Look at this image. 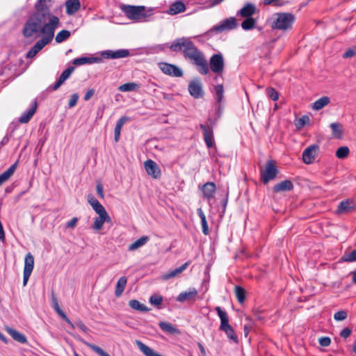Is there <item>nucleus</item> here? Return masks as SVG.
I'll return each mask as SVG.
<instances>
[{
    "label": "nucleus",
    "instance_id": "nucleus-8",
    "mask_svg": "<svg viewBox=\"0 0 356 356\" xmlns=\"http://www.w3.org/2000/svg\"><path fill=\"white\" fill-rule=\"evenodd\" d=\"M159 67L163 74L172 77H181L184 74L182 70L173 64L162 62L159 63Z\"/></svg>",
    "mask_w": 356,
    "mask_h": 356
},
{
    "label": "nucleus",
    "instance_id": "nucleus-22",
    "mask_svg": "<svg viewBox=\"0 0 356 356\" xmlns=\"http://www.w3.org/2000/svg\"><path fill=\"white\" fill-rule=\"evenodd\" d=\"M66 13L68 15H72L76 13L81 8L79 0H67L65 1Z\"/></svg>",
    "mask_w": 356,
    "mask_h": 356
},
{
    "label": "nucleus",
    "instance_id": "nucleus-50",
    "mask_svg": "<svg viewBox=\"0 0 356 356\" xmlns=\"http://www.w3.org/2000/svg\"><path fill=\"white\" fill-rule=\"evenodd\" d=\"M267 94L268 97L273 101H276L279 98L278 92L273 88H268L267 89Z\"/></svg>",
    "mask_w": 356,
    "mask_h": 356
},
{
    "label": "nucleus",
    "instance_id": "nucleus-29",
    "mask_svg": "<svg viewBox=\"0 0 356 356\" xmlns=\"http://www.w3.org/2000/svg\"><path fill=\"white\" fill-rule=\"evenodd\" d=\"M149 241L147 236H143L130 244L128 247L129 251H134L143 246Z\"/></svg>",
    "mask_w": 356,
    "mask_h": 356
},
{
    "label": "nucleus",
    "instance_id": "nucleus-2",
    "mask_svg": "<svg viewBox=\"0 0 356 356\" xmlns=\"http://www.w3.org/2000/svg\"><path fill=\"white\" fill-rule=\"evenodd\" d=\"M170 49L174 52L181 51L184 58L195 65L201 74L206 75L209 72V67L203 52L195 45L190 38H177L170 45Z\"/></svg>",
    "mask_w": 356,
    "mask_h": 356
},
{
    "label": "nucleus",
    "instance_id": "nucleus-44",
    "mask_svg": "<svg viewBox=\"0 0 356 356\" xmlns=\"http://www.w3.org/2000/svg\"><path fill=\"white\" fill-rule=\"evenodd\" d=\"M349 148L346 146L340 147L336 152V156L338 159H344L349 154Z\"/></svg>",
    "mask_w": 356,
    "mask_h": 356
},
{
    "label": "nucleus",
    "instance_id": "nucleus-43",
    "mask_svg": "<svg viewBox=\"0 0 356 356\" xmlns=\"http://www.w3.org/2000/svg\"><path fill=\"white\" fill-rule=\"evenodd\" d=\"M342 260L346 262L356 261V249L351 252H346L342 256Z\"/></svg>",
    "mask_w": 356,
    "mask_h": 356
},
{
    "label": "nucleus",
    "instance_id": "nucleus-1",
    "mask_svg": "<svg viewBox=\"0 0 356 356\" xmlns=\"http://www.w3.org/2000/svg\"><path fill=\"white\" fill-rule=\"evenodd\" d=\"M47 0H38L35 4V11L29 17L23 27L22 33L25 38L37 39H53L59 18L49 12L46 5Z\"/></svg>",
    "mask_w": 356,
    "mask_h": 356
},
{
    "label": "nucleus",
    "instance_id": "nucleus-52",
    "mask_svg": "<svg viewBox=\"0 0 356 356\" xmlns=\"http://www.w3.org/2000/svg\"><path fill=\"white\" fill-rule=\"evenodd\" d=\"M92 349L99 356H110L107 353H106L102 348L95 345L90 346Z\"/></svg>",
    "mask_w": 356,
    "mask_h": 356
},
{
    "label": "nucleus",
    "instance_id": "nucleus-57",
    "mask_svg": "<svg viewBox=\"0 0 356 356\" xmlns=\"http://www.w3.org/2000/svg\"><path fill=\"white\" fill-rule=\"evenodd\" d=\"M282 0H264V3L265 5H274L276 6H280L282 5V3H280Z\"/></svg>",
    "mask_w": 356,
    "mask_h": 356
},
{
    "label": "nucleus",
    "instance_id": "nucleus-4",
    "mask_svg": "<svg viewBox=\"0 0 356 356\" xmlns=\"http://www.w3.org/2000/svg\"><path fill=\"white\" fill-rule=\"evenodd\" d=\"M122 10L129 19L138 22H145L151 15L147 13L145 7L142 6H123Z\"/></svg>",
    "mask_w": 356,
    "mask_h": 356
},
{
    "label": "nucleus",
    "instance_id": "nucleus-64",
    "mask_svg": "<svg viewBox=\"0 0 356 356\" xmlns=\"http://www.w3.org/2000/svg\"><path fill=\"white\" fill-rule=\"evenodd\" d=\"M168 47L170 49V45L167 43L165 44H159L156 47V49L158 50V51H164L165 49V48Z\"/></svg>",
    "mask_w": 356,
    "mask_h": 356
},
{
    "label": "nucleus",
    "instance_id": "nucleus-7",
    "mask_svg": "<svg viewBox=\"0 0 356 356\" xmlns=\"http://www.w3.org/2000/svg\"><path fill=\"white\" fill-rule=\"evenodd\" d=\"M277 174V169L271 161H268L265 169L261 172V180L265 184L274 179Z\"/></svg>",
    "mask_w": 356,
    "mask_h": 356
},
{
    "label": "nucleus",
    "instance_id": "nucleus-62",
    "mask_svg": "<svg viewBox=\"0 0 356 356\" xmlns=\"http://www.w3.org/2000/svg\"><path fill=\"white\" fill-rule=\"evenodd\" d=\"M53 307L56 312H58L59 311L62 310L58 305V302L55 297L53 298Z\"/></svg>",
    "mask_w": 356,
    "mask_h": 356
},
{
    "label": "nucleus",
    "instance_id": "nucleus-13",
    "mask_svg": "<svg viewBox=\"0 0 356 356\" xmlns=\"http://www.w3.org/2000/svg\"><path fill=\"white\" fill-rule=\"evenodd\" d=\"M188 92L195 99L202 97L204 92L201 81L197 79L192 80L188 84Z\"/></svg>",
    "mask_w": 356,
    "mask_h": 356
},
{
    "label": "nucleus",
    "instance_id": "nucleus-14",
    "mask_svg": "<svg viewBox=\"0 0 356 356\" xmlns=\"http://www.w3.org/2000/svg\"><path fill=\"white\" fill-rule=\"evenodd\" d=\"M96 213L99 216L95 218L92 229L96 231H99L102 228L104 223L106 222H110L111 221V218L106 209Z\"/></svg>",
    "mask_w": 356,
    "mask_h": 356
},
{
    "label": "nucleus",
    "instance_id": "nucleus-17",
    "mask_svg": "<svg viewBox=\"0 0 356 356\" xmlns=\"http://www.w3.org/2000/svg\"><path fill=\"white\" fill-rule=\"evenodd\" d=\"M200 127L203 131L204 140L208 148H211L214 145L213 131L211 126L200 124Z\"/></svg>",
    "mask_w": 356,
    "mask_h": 356
},
{
    "label": "nucleus",
    "instance_id": "nucleus-45",
    "mask_svg": "<svg viewBox=\"0 0 356 356\" xmlns=\"http://www.w3.org/2000/svg\"><path fill=\"white\" fill-rule=\"evenodd\" d=\"M309 118L307 115H304L302 118H299L296 122V127L298 129H300L305 126L306 124H309Z\"/></svg>",
    "mask_w": 356,
    "mask_h": 356
},
{
    "label": "nucleus",
    "instance_id": "nucleus-51",
    "mask_svg": "<svg viewBox=\"0 0 356 356\" xmlns=\"http://www.w3.org/2000/svg\"><path fill=\"white\" fill-rule=\"evenodd\" d=\"M79 97V96L77 93H74L70 97V99L68 102L69 108H73L76 105Z\"/></svg>",
    "mask_w": 356,
    "mask_h": 356
},
{
    "label": "nucleus",
    "instance_id": "nucleus-55",
    "mask_svg": "<svg viewBox=\"0 0 356 356\" xmlns=\"http://www.w3.org/2000/svg\"><path fill=\"white\" fill-rule=\"evenodd\" d=\"M356 55V46L348 49L344 54L343 57L344 58H351Z\"/></svg>",
    "mask_w": 356,
    "mask_h": 356
},
{
    "label": "nucleus",
    "instance_id": "nucleus-53",
    "mask_svg": "<svg viewBox=\"0 0 356 356\" xmlns=\"http://www.w3.org/2000/svg\"><path fill=\"white\" fill-rule=\"evenodd\" d=\"M74 70V67L73 66H70L63 72L60 76L67 80L70 76Z\"/></svg>",
    "mask_w": 356,
    "mask_h": 356
},
{
    "label": "nucleus",
    "instance_id": "nucleus-27",
    "mask_svg": "<svg viewBox=\"0 0 356 356\" xmlns=\"http://www.w3.org/2000/svg\"><path fill=\"white\" fill-rule=\"evenodd\" d=\"M190 262L187 261L184 263L183 265H181L180 267L169 271L168 273L163 275V280H166L176 277L179 274L181 273L184 270H185L186 268L188 266Z\"/></svg>",
    "mask_w": 356,
    "mask_h": 356
},
{
    "label": "nucleus",
    "instance_id": "nucleus-34",
    "mask_svg": "<svg viewBox=\"0 0 356 356\" xmlns=\"http://www.w3.org/2000/svg\"><path fill=\"white\" fill-rule=\"evenodd\" d=\"M197 215L199 216L201 220V225L202 227V232L205 235H208L209 234V229L207 225L206 216L201 208L197 209Z\"/></svg>",
    "mask_w": 356,
    "mask_h": 356
},
{
    "label": "nucleus",
    "instance_id": "nucleus-31",
    "mask_svg": "<svg viewBox=\"0 0 356 356\" xmlns=\"http://www.w3.org/2000/svg\"><path fill=\"white\" fill-rule=\"evenodd\" d=\"M127 282V279L125 276L121 277L116 284L115 295L117 297H120L124 291Z\"/></svg>",
    "mask_w": 356,
    "mask_h": 356
},
{
    "label": "nucleus",
    "instance_id": "nucleus-35",
    "mask_svg": "<svg viewBox=\"0 0 356 356\" xmlns=\"http://www.w3.org/2000/svg\"><path fill=\"white\" fill-rule=\"evenodd\" d=\"M139 87V84L134 82H130L120 86L118 87V90L121 92H130L138 90Z\"/></svg>",
    "mask_w": 356,
    "mask_h": 356
},
{
    "label": "nucleus",
    "instance_id": "nucleus-11",
    "mask_svg": "<svg viewBox=\"0 0 356 356\" xmlns=\"http://www.w3.org/2000/svg\"><path fill=\"white\" fill-rule=\"evenodd\" d=\"M319 150V146L318 145H312L307 147L302 152V161L305 164H311L314 162L318 152Z\"/></svg>",
    "mask_w": 356,
    "mask_h": 356
},
{
    "label": "nucleus",
    "instance_id": "nucleus-61",
    "mask_svg": "<svg viewBox=\"0 0 356 356\" xmlns=\"http://www.w3.org/2000/svg\"><path fill=\"white\" fill-rule=\"evenodd\" d=\"M97 192L98 195L101 198H104V189H103V186L101 184H98L97 185Z\"/></svg>",
    "mask_w": 356,
    "mask_h": 356
},
{
    "label": "nucleus",
    "instance_id": "nucleus-9",
    "mask_svg": "<svg viewBox=\"0 0 356 356\" xmlns=\"http://www.w3.org/2000/svg\"><path fill=\"white\" fill-rule=\"evenodd\" d=\"M211 70L216 74H220L224 70L225 61L222 54H213L209 59Z\"/></svg>",
    "mask_w": 356,
    "mask_h": 356
},
{
    "label": "nucleus",
    "instance_id": "nucleus-16",
    "mask_svg": "<svg viewBox=\"0 0 356 356\" xmlns=\"http://www.w3.org/2000/svg\"><path fill=\"white\" fill-rule=\"evenodd\" d=\"M53 39L41 38L26 53V57L27 58H33L36 54L43 49V47L49 44Z\"/></svg>",
    "mask_w": 356,
    "mask_h": 356
},
{
    "label": "nucleus",
    "instance_id": "nucleus-38",
    "mask_svg": "<svg viewBox=\"0 0 356 356\" xmlns=\"http://www.w3.org/2000/svg\"><path fill=\"white\" fill-rule=\"evenodd\" d=\"M256 25V19L253 17H248L241 23V27L245 31L252 30Z\"/></svg>",
    "mask_w": 356,
    "mask_h": 356
},
{
    "label": "nucleus",
    "instance_id": "nucleus-24",
    "mask_svg": "<svg viewBox=\"0 0 356 356\" xmlns=\"http://www.w3.org/2000/svg\"><path fill=\"white\" fill-rule=\"evenodd\" d=\"M18 165V161L11 165L6 171L0 175V186L8 181L15 173Z\"/></svg>",
    "mask_w": 356,
    "mask_h": 356
},
{
    "label": "nucleus",
    "instance_id": "nucleus-47",
    "mask_svg": "<svg viewBox=\"0 0 356 356\" xmlns=\"http://www.w3.org/2000/svg\"><path fill=\"white\" fill-rule=\"evenodd\" d=\"M348 316L347 312L343 310L339 311L334 314V319L337 321L345 320Z\"/></svg>",
    "mask_w": 356,
    "mask_h": 356
},
{
    "label": "nucleus",
    "instance_id": "nucleus-19",
    "mask_svg": "<svg viewBox=\"0 0 356 356\" xmlns=\"http://www.w3.org/2000/svg\"><path fill=\"white\" fill-rule=\"evenodd\" d=\"M256 12V6L252 3H247L241 10L237 12L236 15L244 18L252 17Z\"/></svg>",
    "mask_w": 356,
    "mask_h": 356
},
{
    "label": "nucleus",
    "instance_id": "nucleus-10",
    "mask_svg": "<svg viewBox=\"0 0 356 356\" xmlns=\"http://www.w3.org/2000/svg\"><path fill=\"white\" fill-rule=\"evenodd\" d=\"M34 267V257L31 253L26 254L24 259L23 285L26 286Z\"/></svg>",
    "mask_w": 356,
    "mask_h": 356
},
{
    "label": "nucleus",
    "instance_id": "nucleus-48",
    "mask_svg": "<svg viewBox=\"0 0 356 356\" xmlns=\"http://www.w3.org/2000/svg\"><path fill=\"white\" fill-rule=\"evenodd\" d=\"M163 302V298L161 296L155 295L152 296L149 298V302L155 306H159Z\"/></svg>",
    "mask_w": 356,
    "mask_h": 356
},
{
    "label": "nucleus",
    "instance_id": "nucleus-28",
    "mask_svg": "<svg viewBox=\"0 0 356 356\" xmlns=\"http://www.w3.org/2000/svg\"><path fill=\"white\" fill-rule=\"evenodd\" d=\"M129 120V118L126 116H123L120 118L115 124V130H114V139L115 141L117 143L118 142L120 136L121 129L124 124V123Z\"/></svg>",
    "mask_w": 356,
    "mask_h": 356
},
{
    "label": "nucleus",
    "instance_id": "nucleus-49",
    "mask_svg": "<svg viewBox=\"0 0 356 356\" xmlns=\"http://www.w3.org/2000/svg\"><path fill=\"white\" fill-rule=\"evenodd\" d=\"M58 315L63 319L70 326L71 328L74 329L75 325L70 320V318L66 316L65 312L63 310L59 311L57 312Z\"/></svg>",
    "mask_w": 356,
    "mask_h": 356
},
{
    "label": "nucleus",
    "instance_id": "nucleus-54",
    "mask_svg": "<svg viewBox=\"0 0 356 356\" xmlns=\"http://www.w3.org/2000/svg\"><path fill=\"white\" fill-rule=\"evenodd\" d=\"M318 343L321 346L327 347L330 346L331 339L328 337H323L318 339Z\"/></svg>",
    "mask_w": 356,
    "mask_h": 356
},
{
    "label": "nucleus",
    "instance_id": "nucleus-6",
    "mask_svg": "<svg viewBox=\"0 0 356 356\" xmlns=\"http://www.w3.org/2000/svg\"><path fill=\"white\" fill-rule=\"evenodd\" d=\"M237 26V22L234 17H231L222 20L220 24L213 26L208 33L216 32L222 33L225 31L233 30Z\"/></svg>",
    "mask_w": 356,
    "mask_h": 356
},
{
    "label": "nucleus",
    "instance_id": "nucleus-32",
    "mask_svg": "<svg viewBox=\"0 0 356 356\" xmlns=\"http://www.w3.org/2000/svg\"><path fill=\"white\" fill-rule=\"evenodd\" d=\"M353 202L350 200H346L340 202L337 207L338 213H344L350 211L353 208Z\"/></svg>",
    "mask_w": 356,
    "mask_h": 356
},
{
    "label": "nucleus",
    "instance_id": "nucleus-12",
    "mask_svg": "<svg viewBox=\"0 0 356 356\" xmlns=\"http://www.w3.org/2000/svg\"><path fill=\"white\" fill-rule=\"evenodd\" d=\"M130 54L128 49L105 50L101 52V56L106 59H117L126 58Z\"/></svg>",
    "mask_w": 356,
    "mask_h": 356
},
{
    "label": "nucleus",
    "instance_id": "nucleus-42",
    "mask_svg": "<svg viewBox=\"0 0 356 356\" xmlns=\"http://www.w3.org/2000/svg\"><path fill=\"white\" fill-rule=\"evenodd\" d=\"M215 99L218 102H220L223 99L224 89L222 84H218L214 88Z\"/></svg>",
    "mask_w": 356,
    "mask_h": 356
},
{
    "label": "nucleus",
    "instance_id": "nucleus-18",
    "mask_svg": "<svg viewBox=\"0 0 356 356\" xmlns=\"http://www.w3.org/2000/svg\"><path fill=\"white\" fill-rule=\"evenodd\" d=\"M144 167L147 173L154 179L159 178L161 176V170L158 165L152 160H147L144 163Z\"/></svg>",
    "mask_w": 356,
    "mask_h": 356
},
{
    "label": "nucleus",
    "instance_id": "nucleus-46",
    "mask_svg": "<svg viewBox=\"0 0 356 356\" xmlns=\"http://www.w3.org/2000/svg\"><path fill=\"white\" fill-rule=\"evenodd\" d=\"M89 57H79L74 58L72 61V63L75 65H82L85 64H89Z\"/></svg>",
    "mask_w": 356,
    "mask_h": 356
},
{
    "label": "nucleus",
    "instance_id": "nucleus-63",
    "mask_svg": "<svg viewBox=\"0 0 356 356\" xmlns=\"http://www.w3.org/2000/svg\"><path fill=\"white\" fill-rule=\"evenodd\" d=\"M9 142V138L5 136L0 141V149Z\"/></svg>",
    "mask_w": 356,
    "mask_h": 356
},
{
    "label": "nucleus",
    "instance_id": "nucleus-39",
    "mask_svg": "<svg viewBox=\"0 0 356 356\" xmlns=\"http://www.w3.org/2000/svg\"><path fill=\"white\" fill-rule=\"evenodd\" d=\"M332 135L336 138H341L342 136L341 125L338 122H333L330 124Z\"/></svg>",
    "mask_w": 356,
    "mask_h": 356
},
{
    "label": "nucleus",
    "instance_id": "nucleus-41",
    "mask_svg": "<svg viewBox=\"0 0 356 356\" xmlns=\"http://www.w3.org/2000/svg\"><path fill=\"white\" fill-rule=\"evenodd\" d=\"M129 305L130 307H131L133 309L140 311V312H146L148 309H147L146 306L141 304L139 301L137 300H131L129 302Z\"/></svg>",
    "mask_w": 356,
    "mask_h": 356
},
{
    "label": "nucleus",
    "instance_id": "nucleus-20",
    "mask_svg": "<svg viewBox=\"0 0 356 356\" xmlns=\"http://www.w3.org/2000/svg\"><path fill=\"white\" fill-rule=\"evenodd\" d=\"M5 330L10 335V337L16 341L24 344L27 343V339L26 336L18 332L17 330L9 327L6 326Z\"/></svg>",
    "mask_w": 356,
    "mask_h": 356
},
{
    "label": "nucleus",
    "instance_id": "nucleus-58",
    "mask_svg": "<svg viewBox=\"0 0 356 356\" xmlns=\"http://www.w3.org/2000/svg\"><path fill=\"white\" fill-rule=\"evenodd\" d=\"M78 222V218L76 217H74L70 221L67 222L66 227L73 229Z\"/></svg>",
    "mask_w": 356,
    "mask_h": 356
},
{
    "label": "nucleus",
    "instance_id": "nucleus-30",
    "mask_svg": "<svg viewBox=\"0 0 356 356\" xmlns=\"http://www.w3.org/2000/svg\"><path fill=\"white\" fill-rule=\"evenodd\" d=\"M330 102V99L327 96H323L313 103L312 108L316 111H319L329 104Z\"/></svg>",
    "mask_w": 356,
    "mask_h": 356
},
{
    "label": "nucleus",
    "instance_id": "nucleus-33",
    "mask_svg": "<svg viewBox=\"0 0 356 356\" xmlns=\"http://www.w3.org/2000/svg\"><path fill=\"white\" fill-rule=\"evenodd\" d=\"M159 327L164 332L170 334H179V330L175 327L172 323L167 322H160Z\"/></svg>",
    "mask_w": 356,
    "mask_h": 356
},
{
    "label": "nucleus",
    "instance_id": "nucleus-40",
    "mask_svg": "<svg viewBox=\"0 0 356 356\" xmlns=\"http://www.w3.org/2000/svg\"><path fill=\"white\" fill-rule=\"evenodd\" d=\"M71 33L67 30H62L58 32L55 38V40L57 43H61L69 38Z\"/></svg>",
    "mask_w": 356,
    "mask_h": 356
},
{
    "label": "nucleus",
    "instance_id": "nucleus-60",
    "mask_svg": "<svg viewBox=\"0 0 356 356\" xmlns=\"http://www.w3.org/2000/svg\"><path fill=\"white\" fill-rule=\"evenodd\" d=\"M94 93H95V90L93 89L88 90L84 95V100L85 101L89 100L93 96Z\"/></svg>",
    "mask_w": 356,
    "mask_h": 356
},
{
    "label": "nucleus",
    "instance_id": "nucleus-5",
    "mask_svg": "<svg viewBox=\"0 0 356 356\" xmlns=\"http://www.w3.org/2000/svg\"><path fill=\"white\" fill-rule=\"evenodd\" d=\"M216 311L220 319V330L223 331L229 339L237 343L238 341V337L233 327L229 323V317L227 312L220 307H216Z\"/></svg>",
    "mask_w": 356,
    "mask_h": 356
},
{
    "label": "nucleus",
    "instance_id": "nucleus-37",
    "mask_svg": "<svg viewBox=\"0 0 356 356\" xmlns=\"http://www.w3.org/2000/svg\"><path fill=\"white\" fill-rule=\"evenodd\" d=\"M88 201L92 206L95 212L105 210V208L100 204V202L93 196H88Z\"/></svg>",
    "mask_w": 356,
    "mask_h": 356
},
{
    "label": "nucleus",
    "instance_id": "nucleus-59",
    "mask_svg": "<svg viewBox=\"0 0 356 356\" xmlns=\"http://www.w3.org/2000/svg\"><path fill=\"white\" fill-rule=\"evenodd\" d=\"M351 334V330L348 327L343 328L341 332L340 336L344 339L348 337Z\"/></svg>",
    "mask_w": 356,
    "mask_h": 356
},
{
    "label": "nucleus",
    "instance_id": "nucleus-25",
    "mask_svg": "<svg viewBox=\"0 0 356 356\" xmlns=\"http://www.w3.org/2000/svg\"><path fill=\"white\" fill-rule=\"evenodd\" d=\"M293 188V184L290 180L282 181L273 186V191L275 193H280L283 191H290Z\"/></svg>",
    "mask_w": 356,
    "mask_h": 356
},
{
    "label": "nucleus",
    "instance_id": "nucleus-21",
    "mask_svg": "<svg viewBox=\"0 0 356 356\" xmlns=\"http://www.w3.org/2000/svg\"><path fill=\"white\" fill-rule=\"evenodd\" d=\"M37 108V103L35 101L33 102L32 106L29 108L28 111L24 112L19 118V122L20 123H27L30 121L33 115L35 114Z\"/></svg>",
    "mask_w": 356,
    "mask_h": 356
},
{
    "label": "nucleus",
    "instance_id": "nucleus-15",
    "mask_svg": "<svg viewBox=\"0 0 356 356\" xmlns=\"http://www.w3.org/2000/svg\"><path fill=\"white\" fill-rule=\"evenodd\" d=\"M197 295L198 291L195 288H190L188 291L181 292L176 300L179 302H184L186 301L195 302Z\"/></svg>",
    "mask_w": 356,
    "mask_h": 356
},
{
    "label": "nucleus",
    "instance_id": "nucleus-36",
    "mask_svg": "<svg viewBox=\"0 0 356 356\" xmlns=\"http://www.w3.org/2000/svg\"><path fill=\"white\" fill-rule=\"evenodd\" d=\"M234 292L238 302L243 304L245 300V290L242 286H236Z\"/></svg>",
    "mask_w": 356,
    "mask_h": 356
},
{
    "label": "nucleus",
    "instance_id": "nucleus-23",
    "mask_svg": "<svg viewBox=\"0 0 356 356\" xmlns=\"http://www.w3.org/2000/svg\"><path fill=\"white\" fill-rule=\"evenodd\" d=\"M186 10L185 4L180 1H177L172 3L168 10V14L170 15H175L181 13H183Z\"/></svg>",
    "mask_w": 356,
    "mask_h": 356
},
{
    "label": "nucleus",
    "instance_id": "nucleus-56",
    "mask_svg": "<svg viewBox=\"0 0 356 356\" xmlns=\"http://www.w3.org/2000/svg\"><path fill=\"white\" fill-rule=\"evenodd\" d=\"M76 325L79 327L82 332L87 333L89 330L88 327L81 321H79L76 323Z\"/></svg>",
    "mask_w": 356,
    "mask_h": 356
},
{
    "label": "nucleus",
    "instance_id": "nucleus-3",
    "mask_svg": "<svg viewBox=\"0 0 356 356\" xmlns=\"http://www.w3.org/2000/svg\"><path fill=\"white\" fill-rule=\"evenodd\" d=\"M295 20V15L291 13H276L268 19V23L273 30L287 31L292 29Z\"/></svg>",
    "mask_w": 356,
    "mask_h": 356
},
{
    "label": "nucleus",
    "instance_id": "nucleus-26",
    "mask_svg": "<svg viewBox=\"0 0 356 356\" xmlns=\"http://www.w3.org/2000/svg\"><path fill=\"white\" fill-rule=\"evenodd\" d=\"M216 186L213 182H207L202 187L203 195L207 199L213 197L216 192Z\"/></svg>",
    "mask_w": 356,
    "mask_h": 356
}]
</instances>
